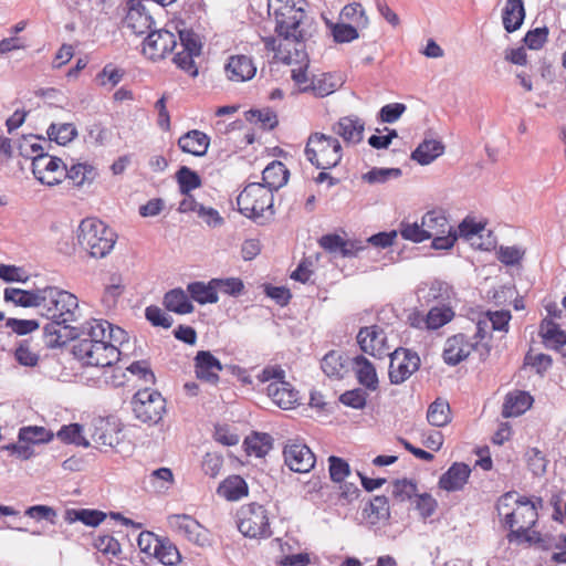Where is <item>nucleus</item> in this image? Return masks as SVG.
<instances>
[{
  "label": "nucleus",
  "instance_id": "f3484780",
  "mask_svg": "<svg viewBox=\"0 0 566 566\" xmlns=\"http://www.w3.org/2000/svg\"><path fill=\"white\" fill-rule=\"evenodd\" d=\"M284 462L290 470L297 473H307L315 465V455L312 450L298 441H290L283 450Z\"/></svg>",
  "mask_w": 566,
  "mask_h": 566
},
{
  "label": "nucleus",
  "instance_id": "774afa93",
  "mask_svg": "<svg viewBox=\"0 0 566 566\" xmlns=\"http://www.w3.org/2000/svg\"><path fill=\"white\" fill-rule=\"evenodd\" d=\"M122 77L123 71L112 64L105 65L96 76L98 84L108 88L116 86L122 81Z\"/></svg>",
  "mask_w": 566,
  "mask_h": 566
},
{
  "label": "nucleus",
  "instance_id": "69168bd1",
  "mask_svg": "<svg viewBox=\"0 0 566 566\" xmlns=\"http://www.w3.org/2000/svg\"><path fill=\"white\" fill-rule=\"evenodd\" d=\"M247 119L253 124H260L263 129H272L276 124V115L270 109H255L250 111L247 115Z\"/></svg>",
  "mask_w": 566,
  "mask_h": 566
},
{
  "label": "nucleus",
  "instance_id": "20e7f679",
  "mask_svg": "<svg viewBox=\"0 0 566 566\" xmlns=\"http://www.w3.org/2000/svg\"><path fill=\"white\" fill-rule=\"evenodd\" d=\"M304 0H269V6L275 10V32L277 36L300 40L305 35L306 14Z\"/></svg>",
  "mask_w": 566,
  "mask_h": 566
},
{
  "label": "nucleus",
  "instance_id": "5701e85b",
  "mask_svg": "<svg viewBox=\"0 0 566 566\" xmlns=\"http://www.w3.org/2000/svg\"><path fill=\"white\" fill-rule=\"evenodd\" d=\"M227 77L233 82H245L251 80L256 73V66L253 60L243 54L232 55L224 65Z\"/></svg>",
  "mask_w": 566,
  "mask_h": 566
},
{
  "label": "nucleus",
  "instance_id": "4d7b16f0",
  "mask_svg": "<svg viewBox=\"0 0 566 566\" xmlns=\"http://www.w3.org/2000/svg\"><path fill=\"white\" fill-rule=\"evenodd\" d=\"M417 495V484L408 479L396 480L391 485V496L397 502H406Z\"/></svg>",
  "mask_w": 566,
  "mask_h": 566
},
{
  "label": "nucleus",
  "instance_id": "6ab92c4d",
  "mask_svg": "<svg viewBox=\"0 0 566 566\" xmlns=\"http://www.w3.org/2000/svg\"><path fill=\"white\" fill-rule=\"evenodd\" d=\"M479 348V342H473L464 334H457L446 340L443 348V359L446 364L455 366L467 359L470 354Z\"/></svg>",
  "mask_w": 566,
  "mask_h": 566
},
{
  "label": "nucleus",
  "instance_id": "ddd939ff",
  "mask_svg": "<svg viewBox=\"0 0 566 566\" xmlns=\"http://www.w3.org/2000/svg\"><path fill=\"white\" fill-rule=\"evenodd\" d=\"M388 355L390 357L389 379L391 384H402L419 368L420 358L410 349L397 348Z\"/></svg>",
  "mask_w": 566,
  "mask_h": 566
},
{
  "label": "nucleus",
  "instance_id": "473e14b6",
  "mask_svg": "<svg viewBox=\"0 0 566 566\" xmlns=\"http://www.w3.org/2000/svg\"><path fill=\"white\" fill-rule=\"evenodd\" d=\"M532 402L533 398L528 392H511L505 398L502 413L505 418L517 417L530 409Z\"/></svg>",
  "mask_w": 566,
  "mask_h": 566
},
{
  "label": "nucleus",
  "instance_id": "09e8293b",
  "mask_svg": "<svg viewBox=\"0 0 566 566\" xmlns=\"http://www.w3.org/2000/svg\"><path fill=\"white\" fill-rule=\"evenodd\" d=\"M364 513L371 524L387 520L390 515L388 499L380 495L375 496L364 509Z\"/></svg>",
  "mask_w": 566,
  "mask_h": 566
},
{
  "label": "nucleus",
  "instance_id": "58836bf2",
  "mask_svg": "<svg viewBox=\"0 0 566 566\" xmlns=\"http://www.w3.org/2000/svg\"><path fill=\"white\" fill-rule=\"evenodd\" d=\"M164 304L170 312L177 314H189L193 311V305L182 289H174L165 294Z\"/></svg>",
  "mask_w": 566,
  "mask_h": 566
},
{
  "label": "nucleus",
  "instance_id": "3c124183",
  "mask_svg": "<svg viewBox=\"0 0 566 566\" xmlns=\"http://www.w3.org/2000/svg\"><path fill=\"white\" fill-rule=\"evenodd\" d=\"M20 442L30 444H40L49 442L53 439V433L44 427L29 426L19 430Z\"/></svg>",
  "mask_w": 566,
  "mask_h": 566
},
{
  "label": "nucleus",
  "instance_id": "49530a36",
  "mask_svg": "<svg viewBox=\"0 0 566 566\" xmlns=\"http://www.w3.org/2000/svg\"><path fill=\"white\" fill-rule=\"evenodd\" d=\"M176 180L181 195H188L201 187L200 176L187 166H181L176 172Z\"/></svg>",
  "mask_w": 566,
  "mask_h": 566
},
{
  "label": "nucleus",
  "instance_id": "4be33fe9",
  "mask_svg": "<svg viewBox=\"0 0 566 566\" xmlns=\"http://www.w3.org/2000/svg\"><path fill=\"white\" fill-rule=\"evenodd\" d=\"M263 390L274 405L284 410L294 408L298 401V392L284 378L270 382Z\"/></svg>",
  "mask_w": 566,
  "mask_h": 566
},
{
  "label": "nucleus",
  "instance_id": "4c0bfd02",
  "mask_svg": "<svg viewBox=\"0 0 566 566\" xmlns=\"http://www.w3.org/2000/svg\"><path fill=\"white\" fill-rule=\"evenodd\" d=\"M106 517V514L98 510L91 509H69L65 511L64 520L72 524L81 522L86 526H97Z\"/></svg>",
  "mask_w": 566,
  "mask_h": 566
},
{
  "label": "nucleus",
  "instance_id": "a19ab883",
  "mask_svg": "<svg viewBox=\"0 0 566 566\" xmlns=\"http://www.w3.org/2000/svg\"><path fill=\"white\" fill-rule=\"evenodd\" d=\"M541 335L545 345L558 349L566 345V332L551 319H544L541 324Z\"/></svg>",
  "mask_w": 566,
  "mask_h": 566
},
{
  "label": "nucleus",
  "instance_id": "13d9d810",
  "mask_svg": "<svg viewBox=\"0 0 566 566\" xmlns=\"http://www.w3.org/2000/svg\"><path fill=\"white\" fill-rule=\"evenodd\" d=\"M331 31L334 41L337 43H349L358 39V29L350 23H331Z\"/></svg>",
  "mask_w": 566,
  "mask_h": 566
},
{
  "label": "nucleus",
  "instance_id": "1a4fd4ad",
  "mask_svg": "<svg viewBox=\"0 0 566 566\" xmlns=\"http://www.w3.org/2000/svg\"><path fill=\"white\" fill-rule=\"evenodd\" d=\"M308 33L305 30V35L300 40L294 39H285L284 36H279V51L285 54L282 56V60L286 64H298L297 69H292V78L296 85H298L300 90L306 92L310 90L311 80L307 76V64L308 59L305 52L304 41L307 38Z\"/></svg>",
  "mask_w": 566,
  "mask_h": 566
},
{
  "label": "nucleus",
  "instance_id": "6e6552de",
  "mask_svg": "<svg viewBox=\"0 0 566 566\" xmlns=\"http://www.w3.org/2000/svg\"><path fill=\"white\" fill-rule=\"evenodd\" d=\"M240 533L249 538L263 539L272 535L269 511L258 503L242 505L237 512Z\"/></svg>",
  "mask_w": 566,
  "mask_h": 566
},
{
  "label": "nucleus",
  "instance_id": "72a5a7b5",
  "mask_svg": "<svg viewBox=\"0 0 566 566\" xmlns=\"http://www.w3.org/2000/svg\"><path fill=\"white\" fill-rule=\"evenodd\" d=\"M444 151V146L436 139H424L412 151L411 159L420 165H429L440 157Z\"/></svg>",
  "mask_w": 566,
  "mask_h": 566
},
{
  "label": "nucleus",
  "instance_id": "f03ea898",
  "mask_svg": "<svg viewBox=\"0 0 566 566\" xmlns=\"http://www.w3.org/2000/svg\"><path fill=\"white\" fill-rule=\"evenodd\" d=\"M542 499L530 500L507 492L497 501L496 510L503 517L504 525L517 535H526L537 521V509L542 506Z\"/></svg>",
  "mask_w": 566,
  "mask_h": 566
},
{
  "label": "nucleus",
  "instance_id": "2eb2a0df",
  "mask_svg": "<svg viewBox=\"0 0 566 566\" xmlns=\"http://www.w3.org/2000/svg\"><path fill=\"white\" fill-rule=\"evenodd\" d=\"M120 423L114 418H97L92 422L91 439L98 449H114L120 441Z\"/></svg>",
  "mask_w": 566,
  "mask_h": 566
},
{
  "label": "nucleus",
  "instance_id": "0e129e2a",
  "mask_svg": "<svg viewBox=\"0 0 566 566\" xmlns=\"http://www.w3.org/2000/svg\"><path fill=\"white\" fill-rule=\"evenodd\" d=\"M217 294L222 292L231 296H238L242 293L244 284L239 277L213 279Z\"/></svg>",
  "mask_w": 566,
  "mask_h": 566
},
{
  "label": "nucleus",
  "instance_id": "f704fd0d",
  "mask_svg": "<svg viewBox=\"0 0 566 566\" xmlns=\"http://www.w3.org/2000/svg\"><path fill=\"white\" fill-rule=\"evenodd\" d=\"M41 289L25 291L21 289L7 287L3 293L6 302L22 307H36L39 310Z\"/></svg>",
  "mask_w": 566,
  "mask_h": 566
},
{
  "label": "nucleus",
  "instance_id": "338daca9",
  "mask_svg": "<svg viewBox=\"0 0 566 566\" xmlns=\"http://www.w3.org/2000/svg\"><path fill=\"white\" fill-rule=\"evenodd\" d=\"M179 40H180V48L182 51L190 52L192 54H200L201 53V41L197 33H195L192 30H179Z\"/></svg>",
  "mask_w": 566,
  "mask_h": 566
},
{
  "label": "nucleus",
  "instance_id": "412c9836",
  "mask_svg": "<svg viewBox=\"0 0 566 566\" xmlns=\"http://www.w3.org/2000/svg\"><path fill=\"white\" fill-rule=\"evenodd\" d=\"M318 243L325 251L343 258H355L365 250L363 240H344L335 233L323 235Z\"/></svg>",
  "mask_w": 566,
  "mask_h": 566
},
{
  "label": "nucleus",
  "instance_id": "c756f323",
  "mask_svg": "<svg viewBox=\"0 0 566 566\" xmlns=\"http://www.w3.org/2000/svg\"><path fill=\"white\" fill-rule=\"evenodd\" d=\"M289 180V170L285 165L279 160L271 161L262 172V184L266 189L274 191L282 188Z\"/></svg>",
  "mask_w": 566,
  "mask_h": 566
},
{
  "label": "nucleus",
  "instance_id": "ea45409f",
  "mask_svg": "<svg viewBox=\"0 0 566 566\" xmlns=\"http://www.w3.org/2000/svg\"><path fill=\"white\" fill-rule=\"evenodd\" d=\"M96 176L97 172L95 167L87 163H75L70 166L66 165L65 178L76 187L91 184Z\"/></svg>",
  "mask_w": 566,
  "mask_h": 566
},
{
  "label": "nucleus",
  "instance_id": "423d86ee",
  "mask_svg": "<svg viewBox=\"0 0 566 566\" xmlns=\"http://www.w3.org/2000/svg\"><path fill=\"white\" fill-rule=\"evenodd\" d=\"M306 159L319 169L336 167L343 158V149L336 137L323 133L310 135L305 147Z\"/></svg>",
  "mask_w": 566,
  "mask_h": 566
},
{
  "label": "nucleus",
  "instance_id": "a18cd8bd",
  "mask_svg": "<svg viewBox=\"0 0 566 566\" xmlns=\"http://www.w3.org/2000/svg\"><path fill=\"white\" fill-rule=\"evenodd\" d=\"M49 139L57 145L65 146L77 136L76 127L71 123H52L46 129Z\"/></svg>",
  "mask_w": 566,
  "mask_h": 566
},
{
  "label": "nucleus",
  "instance_id": "c03bdc74",
  "mask_svg": "<svg viewBox=\"0 0 566 566\" xmlns=\"http://www.w3.org/2000/svg\"><path fill=\"white\" fill-rule=\"evenodd\" d=\"M244 446L249 455L262 458L272 449V437L268 433H253L245 438Z\"/></svg>",
  "mask_w": 566,
  "mask_h": 566
},
{
  "label": "nucleus",
  "instance_id": "4468645a",
  "mask_svg": "<svg viewBox=\"0 0 566 566\" xmlns=\"http://www.w3.org/2000/svg\"><path fill=\"white\" fill-rule=\"evenodd\" d=\"M169 528L188 541L203 546L208 543L207 530L188 514H171L167 517Z\"/></svg>",
  "mask_w": 566,
  "mask_h": 566
},
{
  "label": "nucleus",
  "instance_id": "cd10ccee",
  "mask_svg": "<svg viewBox=\"0 0 566 566\" xmlns=\"http://www.w3.org/2000/svg\"><path fill=\"white\" fill-rule=\"evenodd\" d=\"M352 367L358 382L369 390L378 388V376L374 364L363 355L352 359Z\"/></svg>",
  "mask_w": 566,
  "mask_h": 566
},
{
  "label": "nucleus",
  "instance_id": "bb28decb",
  "mask_svg": "<svg viewBox=\"0 0 566 566\" xmlns=\"http://www.w3.org/2000/svg\"><path fill=\"white\" fill-rule=\"evenodd\" d=\"M349 357L337 350L328 352L321 361V368L329 378L342 379L349 370Z\"/></svg>",
  "mask_w": 566,
  "mask_h": 566
},
{
  "label": "nucleus",
  "instance_id": "7c9ffc66",
  "mask_svg": "<svg viewBox=\"0 0 566 566\" xmlns=\"http://www.w3.org/2000/svg\"><path fill=\"white\" fill-rule=\"evenodd\" d=\"M525 18V9L523 0H506L503 9L502 20L503 27L512 33L521 28Z\"/></svg>",
  "mask_w": 566,
  "mask_h": 566
},
{
  "label": "nucleus",
  "instance_id": "39448f33",
  "mask_svg": "<svg viewBox=\"0 0 566 566\" xmlns=\"http://www.w3.org/2000/svg\"><path fill=\"white\" fill-rule=\"evenodd\" d=\"M273 201V193L261 182L249 184L237 198L239 211L259 223L274 214Z\"/></svg>",
  "mask_w": 566,
  "mask_h": 566
},
{
  "label": "nucleus",
  "instance_id": "052dcab7",
  "mask_svg": "<svg viewBox=\"0 0 566 566\" xmlns=\"http://www.w3.org/2000/svg\"><path fill=\"white\" fill-rule=\"evenodd\" d=\"M17 361L25 367H34L39 363L38 353L31 347L28 340H22L14 350Z\"/></svg>",
  "mask_w": 566,
  "mask_h": 566
},
{
  "label": "nucleus",
  "instance_id": "a878e982",
  "mask_svg": "<svg viewBox=\"0 0 566 566\" xmlns=\"http://www.w3.org/2000/svg\"><path fill=\"white\" fill-rule=\"evenodd\" d=\"M471 469L462 462L453 463L439 479V486L448 492L460 491L467 484Z\"/></svg>",
  "mask_w": 566,
  "mask_h": 566
},
{
  "label": "nucleus",
  "instance_id": "f257e3e1",
  "mask_svg": "<svg viewBox=\"0 0 566 566\" xmlns=\"http://www.w3.org/2000/svg\"><path fill=\"white\" fill-rule=\"evenodd\" d=\"M39 313L51 322L44 326L48 335L62 337L57 327L66 329L70 324L80 317L77 297L57 286H45L41 289Z\"/></svg>",
  "mask_w": 566,
  "mask_h": 566
},
{
  "label": "nucleus",
  "instance_id": "6e6d98bb",
  "mask_svg": "<svg viewBox=\"0 0 566 566\" xmlns=\"http://www.w3.org/2000/svg\"><path fill=\"white\" fill-rule=\"evenodd\" d=\"M41 142H45L44 138L39 136L29 135L24 136L19 144V153L21 156L25 158H30L33 161V158L40 154H46Z\"/></svg>",
  "mask_w": 566,
  "mask_h": 566
},
{
  "label": "nucleus",
  "instance_id": "a211bd4d",
  "mask_svg": "<svg viewBox=\"0 0 566 566\" xmlns=\"http://www.w3.org/2000/svg\"><path fill=\"white\" fill-rule=\"evenodd\" d=\"M357 343L360 349L374 357L381 358L389 354L390 347L387 345V337L377 325L366 326L359 329Z\"/></svg>",
  "mask_w": 566,
  "mask_h": 566
},
{
  "label": "nucleus",
  "instance_id": "c85d7f7f",
  "mask_svg": "<svg viewBox=\"0 0 566 566\" xmlns=\"http://www.w3.org/2000/svg\"><path fill=\"white\" fill-rule=\"evenodd\" d=\"M210 145V138L202 132L193 129L184 134L178 139L179 148L187 154L197 157L206 155Z\"/></svg>",
  "mask_w": 566,
  "mask_h": 566
},
{
  "label": "nucleus",
  "instance_id": "0eeeda50",
  "mask_svg": "<svg viewBox=\"0 0 566 566\" xmlns=\"http://www.w3.org/2000/svg\"><path fill=\"white\" fill-rule=\"evenodd\" d=\"M119 349L113 343L93 342L92 339H77L73 346L74 357L85 366L111 367L119 359Z\"/></svg>",
  "mask_w": 566,
  "mask_h": 566
},
{
  "label": "nucleus",
  "instance_id": "8fccbe9b",
  "mask_svg": "<svg viewBox=\"0 0 566 566\" xmlns=\"http://www.w3.org/2000/svg\"><path fill=\"white\" fill-rule=\"evenodd\" d=\"M175 482L174 473L169 468H159L148 475V483L157 493H166Z\"/></svg>",
  "mask_w": 566,
  "mask_h": 566
},
{
  "label": "nucleus",
  "instance_id": "e2e57ef3",
  "mask_svg": "<svg viewBox=\"0 0 566 566\" xmlns=\"http://www.w3.org/2000/svg\"><path fill=\"white\" fill-rule=\"evenodd\" d=\"M452 293L451 287L440 281H434L430 284L427 294L423 295L426 302L438 301V303H449L450 294Z\"/></svg>",
  "mask_w": 566,
  "mask_h": 566
},
{
  "label": "nucleus",
  "instance_id": "79ce46f5",
  "mask_svg": "<svg viewBox=\"0 0 566 566\" xmlns=\"http://www.w3.org/2000/svg\"><path fill=\"white\" fill-rule=\"evenodd\" d=\"M111 326V323L104 319H91L83 324L81 334L78 335V339H92V343L104 342L109 343L107 340V331Z\"/></svg>",
  "mask_w": 566,
  "mask_h": 566
},
{
  "label": "nucleus",
  "instance_id": "dca6fc26",
  "mask_svg": "<svg viewBox=\"0 0 566 566\" xmlns=\"http://www.w3.org/2000/svg\"><path fill=\"white\" fill-rule=\"evenodd\" d=\"M176 46L175 34L168 30L160 29L148 33L143 44V53L149 60L158 61L165 59Z\"/></svg>",
  "mask_w": 566,
  "mask_h": 566
},
{
  "label": "nucleus",
  "instance_id": "9d476101",
  "mask_svg": "<svg viewBox=\"0 0 566 566\" xmlns=\"http://www.w3.org/2000/svg\"><path fill=\"white\" fill-rule=\"evenodd\" d=\"M132 405L135 417L144 423H157L166 410V401L161 394L148 388L138 390Z\"/></svg>",
  "mask_w": 566,
  "mask_h": 566
},
{
  "label": "nucleus",
  "instance_id": "603ef678",
  "mask_svg": "<svg viewBox=\"0 0 566 566\" xmlns=\"http://www.w3.org/2000/svg\"><path fill=\"white\" fill-rule=\"evenodd\" d=\"M530 542H534L539 548L544 551L551 549H563L566 548V535H553V534H539L532 532V535L527 536Z\"/></svg>",
  "mask_w": 566,
  "mask_h": 566
},
{
  "label": "nucleus",
  "instance_id": "bf43d9fd",
  "mask_svg": "<svg viewBox=\"0 0 566 566\" xmlns=\"http://www.w3.org/2000/svg\"><path fill=\"white\" fill-rule=\"evenodd\" d=\"M359 490L353 483L340 484L335 494L331 496V502L334 505L345 506L358 497Z\"/></svg>",
  "mask_w": 566,
  "mask_h": 566
},
{
  "label": "nucleus",
  "instance_id": "2f4dec72",
  "mask_svg": "<svg viewBox=\"0 0 566 566\" xmlns=\"http://www.w3.org/2000/svg\"><path fill=\"white\" fill-rule=\"evenodd\" d=\"M427 240L433 235L450 232V223L442 210H430L421 218Z\"/></svg>",
  "mask_w": 566,
  "mask_h": 566
},
{
  "label": "nucleus",
  "instance_id": "de8ad7c7",
  "mask_svg": "<svg viewBox=\"0 0 566 566\" xmlns=\"http://www.w3.org/2000/svg\"><path fill=\"white\" fill-rule=\"evenodd\" d=\"M340 20L348 21L359 29H366L369 25V19L358 2L346 4L340 11Z\"/></svg>",
  "mask_w": 566,
  "mask_h": 566
},
{
  "label": "nucleus",
  "instance_id": "37998d69",
  "mask_svg": "<svg viewBox=\"0 0 566 566\" xmlns=\"http://www.w3.org/2000/svg\"><path fill=\"white\" fill-rule=\"evenodd\" d=\"M427 419L431 426L444 427L451 421V410L448 401L436 399L428 408Z\"/></svg>",
  "mask_w": 566,
  "mask_h": 566
},
{
  "label": "nucleus",
  "instance_id": "f8f14e48",
  "mask_svg": "<svg viewBox=\"0 0 566 566\" xmlns=\"http://www.w3.org/2000/svg\"><path fill=\"white\" fill-rule=\"evenodd\" d=\"M454 310L450 303L432 305L428 313L413 311L408 316L410 326L418 329L436 331L443 327L454 318Z\"/></svg>",
  "mask_w": 566,
  "mask_h": 566
},
{
  "label": "nucleus",
  "instance_id": "b1692460",
  "mask_svg": "<svg viewBox=\"0 0 566 566\" xmlns=\"http://www.w3.org/2000/svg\"><path fill=\"white\" fill-rule=\"evenodd\" d=\"M196 375L200 380L217 384L222 370L220 360L208 350H200L195 357Z\"/></svg>",
  "mask_w": 566,
  "mask_h": 566
},
{
  "label": "nucleus",
  "instance_id": "864d4df0",
  "mask_svg": "<svg viewBox=\"0 0 566 566\" xmlns=\"http://www.w3.org/2000/svg\"><path fill=\"white\" fill-rule=\"evenodd\" d=\"M57 438L65 443L87 447L90 442L83 436V428L78 423L63 426L56 433Z\"/></svg>",
  "mask_w": 566,
  "mask_h": 566
},
{
  "label": "nucleus",
  "instance_id": "680f3d73",
  "mask_svg": "<svg viewBox=\"0 0 566 566\" xmlns=\"http://www.w3.org/2000/svg\"><path fill=\"white\" fill-rule=\"evenodd\" d=\"M400 168H373L363 175V180L368 184H384L391 178L401 176Z\"/></svg>",
  "mask_w": 566,
  "mask_h": 566
},
{
  "label": "nucleus",
  "instance_id": "5fc2aeb1",
  "mask_svg": "<svg viewBox=\"0 0 566 566\" xmlns=\"http://www.w3.org/2000/svg\"><path fill=\"white\" fill-rule=\"evenodd\" d=\"M338 85L339 83L331 74H323L311 80L308 91H312L315 96L324 97L335 92Z\"/></svg>",
  "mask_w": 566,
  "mask_h": 566
},
{
  "label": "nucleus",
  "instance_id": "9b49d317",
  "mask_svg": "<svg viewBox=\"0 0 566 566\" xmlns=\"http://www.w3.org/2000/svg\"><path fill=\"white\" fill-rule=\"evenodd\" d=\"M32 172L42 185L53 187L65 179L66 164L59 157L40 154L33 158Z\"/></svg>",
  "mask_w": 566,
  "mask_h": 566
},
{
  "label": "nucleus",
  "instance_id": "7ed1b4c3",
  "mask_svg": "<svg viewBox=\"0 0 566 566\" xmlns=\"http://www.w3.org/2000/svg\"><path fill=\"white\" fill-rule=\"evenodd\" d=\"M116 238V233L96 218L82 220L76 230L77 244L92 258L106 256L113 250Z\"/></svg>",
  "mask_w": 566,
  "mask_h": 566
},
{
  "label": "nucleus",
  "instance_id": "393cba45",
  "mask_svg": "<svg viewBox=\"0 0 566 566\" xmlns=\"http://www.w3.org/2000/svg\"><path fill=\"white\" fill-rule=\"evenodd\" d=\"M365 122L357 116H344L333 125V132L347 144L356 145L363 140Z\"/></svg>",
  "mask_w": 566,
  "mask_h": 566
},
{
  "label": "nucleus",
  "instance_id": "c9c22d12",
  "mask_svg": "<svg viewBox=\"0 0 566 566\" xmlns=\"http://www.w3.org/2000/svg\"><path fill=\"white\" fill-rule=\"evenodd\" d=\"M187 292L189 293L191 300L201 305L214 304L219 300L216 285L213 284V279L208 283L200 281L189 283L187 286Z\"/></svg>",
  "mask_w": 566,
  "mask_h": 566
},
{
  "label": "nucleus",
  "instance_id": "aec40b11",
  "mask_svg": "<svg viewBox=\"0 0 566 566\" xmlns=\"http://www.w3.org/2000/svg\"><path fill=\"white\" fill-rule=\"evenodd\" d=\"M124 27L136 34H144L150 30L154 20L142 0H128L126 4Z\"/></svg>",
  "mask_w": 566,
  "mask_h": 566
},
{
  "label": "nucleus",
  "instance_id": "e433bc0d",
  "mask_svg": "<svg viewBox=\"0 0 566 566\" xmlns=\"http://www.w3.org/2000/svg\"><path fill=\"white\" fill-rule=\"evenodd\" d=\"M217 492L228 501H238L248 495L249 488L240 475H231L219 485Z\"/></svg>",
  "mask_w": 566,
  "mask_h": 566
}]
</instances>
